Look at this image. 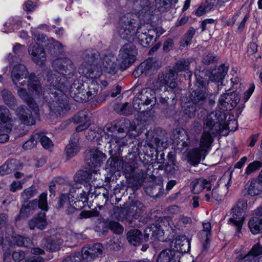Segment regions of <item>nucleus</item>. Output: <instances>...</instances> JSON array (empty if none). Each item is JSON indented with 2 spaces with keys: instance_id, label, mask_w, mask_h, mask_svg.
I'll return each instance as SVG.
<instances>
[{
  "instance_id": "1",
  "label": "nucleus",
  "mask_w": 262,
  "mask_h": 262,
  "mask_svg": "<svg viewBox=\"0 0 262 262\" xmlns=\"http://www.w3.org/2000/svg\"><path fill=\"white\" fill-rule=\"evenodd\" d=\"M52 67L56 73L52 74L50 69H47L43 74L50 82L47 91L52 95L50 96L52 100L49 102L50 107L53 111L60 112L68 107L67 98L64 94L67 83L66 75L74 69V66L70 59L60 57L53 61Z\"/></svg>"
},
{
  "instance_id": "2",
  "label": "nucleus",
  "mask_w": 262,
  "mask_h": 262,
  "mask_svg": "<svg viewBox=\"0 0 262 262\" xmlns=\"http://www.w3.org/2000/svg\"><path fill=\"white\" fill-rule=\"evenodd\" d=\"M217 115V113L212 112L206 116L204 121V131L200 139L199 148L205 152L213 140L211 134L225 136L228 134V131L234 132L237 128V123L236 120L221 122L218 120Z\"/></svg>"
},
{
  "instance_id": "3",
  "label": "nucleus",
  "mask_w": 262,
  "mask_h": 262,
  "mask_svg": "<svg viewBox=\"0 0 262 262\" xmlns=\"http://www.w3.org/2000/svg\"><path fill=\"white\" fill-rule=\"evenodd\" d=\"M136 129L135 124L128 120H124V124L119 128L116 126H106L104 132L105 138L108 140L110 154L113 151L119 153L127 144L128 139L135 138L136 134L133 132Z\"/></svg>"
},
{
  "instance_id": "4",
  "label": "nucleus",
  "mask_w": 262,
  "mask_h": 262,
  "mask_svg": "<svg viewBox=\"0 0 262 262\" xmlns=\"http://www.w3.org/2000/svg\"><path fill=\"white\" fill-rule=\"evenodd\" d=\"M98 53L95 50H87L83 55L84 62L79 68V73L89 79H98L102 75L103 68Z\"/></svg>"
},
{
  "instance_id": "5",
  "label": "nucleus",
  "mask_w": 262,
  "mask_h": 262,
  "mask_svg": "<svg viewBox=\"0 0 262 262\" xmlns=\"http://www.w3.org/2000/svg\"><path fill=\"white\" fill-rule=\"evenodd\" d=\"M28 88L31 93L29 94L26 91V90L23 88H20L17 90L18 96L23 100H24L29 106V107L37 114L38 112V107L36 103L33 100L31 95L39 96L42 94V90L40 87V82L38 80L36 77L34 75L31 74L29 77V80L27 81Z\"/></svg>"
},
{
  "instance_id": "6",
  "label": "nucleus",
  "mask_w": 262,
  "mask_h": 262,
  "mask_svg": "<svg viewBox=\"0 0 262 262\" xmlns=\"http://www.w3.org/2000/svg\"><path fill=\"white\" fill-rule=\"evenodd\" d=\"M200 84L198 88L191 93L190 100L186 103V105L185 106V113L190 118L195 115L196 105L202 104L208 96L207 89L203 81H201Z\"/></svg>"
},
{
  "instance_id": "7",
  "label": "nucleus",
  "mask_w": 262,
  "mask_h": 262,
  "mask_svg": "<svg viewBox=\"0 0 262 262\" xmlns=\"http://www.w3.org/2000/svg\"><path fill=\"white\" fill-rule=\"evenodd\" d=\"M138 22L133 18L130 15H124L120 19L118 34L123 39H133L138 30Z\"/></svg>"
},
{
  "instance_id": "8",
  "label": "nucleus",
  "mask_w": 262,
  "mask_h": 262,
  "mask_svg": "<svg viewBox=\"0 0 262 262\" xmlns=\"http://www.w3.org/2000/svg\"><path fill=\"white\" fill-rule=\"evenodd\" d=\"M247 208L246 200H239L237 204L231 209L229 223L236 227L235 236L240 237L241 234L240 231L242 229L245 220V210Z\"/></svg>"
},
{
  "instance_id": "9",
  "label": "nucleus",
  "mask_w": 262,
  "mask_h": 262,
  "mask_svg": "<svg viewBox=\"0 0 262 262\" xmlns=\"http://www.w3.org/2000/svg\"><path fill=\"white\" fill-rule=\"evenodd\" d=\"M137 54L136 47L129 43L125 44L120 50L117 58L120 68L124 70L129 67L135 60Z\"/></svg>"
},
{
  "instance_id": "10",
  "label": "nucleus",
  "mask_w": 262,
  "mask_h": 262,
  "mask_svg": "<svg viewBox=\"0 0 262 262\" xmlns=\"http://www.w3.org/2000/svg\"><path fill=\"white\" fill-rule=\"evenodd\" d=\"M35 38L38 41L42 42L43 39H45V36L39 35L38 36H35ZM40 43V42H36L34 40V42H32L28 48V52L32 60L39 66L43 64L46 59L45 53L42 47L43 45H41Z\"/></svg>"
},
{
  "instance_id": "11",
  "label": "nucleus",
  "mask_w": 262,
  "mask_h": 262,
  "mask_svg": "<svg viewBox=\"0 0 262 262\" xmlns=\"http://www.w3.org/2000/svg\"><path fill=\"white\" fill-rule=\"evenodd\" d=\"M102 252V246L100 244H95L91 247H84L81 252H77L80 261L81 260L86 262L92 261Z\"/></svg>"
},
{
  "instance_id": "12",
  "label": "nucleus",
  "mask_w": 262,
  "mask_h": 262,
  "mask_svg": "<svg viewBox=\"0 0 262 262\" xmlns=\"http://www.w3.org/2000/svg\"><path fill=\"white\" fill-rule=\"evenodd\" d=\"M15 121L9 110L5 106H0V132L10 133Z\"/></svg>"
},
{
  "instance_id": "13",
  "label": "nucleus",
  "mask_w": 262,
  "mask_h": 262,
  "mask_svg": "<svg viewBox=\"0 0 262 262\" xmlns=\"http://www.w3.org/2000/svg\"><path fill=\"white\" fill-rule=\"evenodd\" d=\"M177 74L173 70L165 75H161L158 80L157 84L161 90L168 91V88L172 89L177 86L176 80L177 78Z\"/></svg>"
},
{
  "instance_id": "14",
  "label": "nucleus",
  "mask_w": 262,
  "mask_h": 262,
  "mask_svg": "<svg viewBox=\"0 0 262 262\" xmlns=\"http://www.w3.org/2000/svg\"><path fill=\"white\" fill-rule=\"evenodd\" d=\"M160 67L159 63L153 58H148L143 62L134 72L135 76L145 73L150 75L155 73Z\"/></svg>"
},
{
  "instance_id": "15",
  "label": "nucleus",
  "mask_w": 262,
  "mask_h": 262,
  "mask_svg": "<svg viewBox=\"0 0 262 262\" xmlns=\"http://www.w3.org/2000/svg\"><path fill=\"white\" fill-rule=\"evenodd\" d=\"M239 101L236 93L225 94L221 96L219 100V106L223 111L231 110L236 106Z\"/></svg>"
},
{
  "instance_id": "16",
  "label": "nucleus",
  "mask_w": 262,
  "mask_h": 262,
  "mask_svg": "<svg viewBox=\"0 0 262 262\" xmlns=\"http://www.w3.org/2000/svg\"><path fill=\"white\" fill-rule=\"evenodd\" d=\"M28 71L26 67L22 64L16 65L12 71V78L14 83L17 86L25 85L28 75Z\"/></svg>"
},
{
  "instance_id": "17",
  "label": "nucleus",
  "mask_w": 262,
  "mask_h": 262,
  "mask_svg": "<svg viewBox=\"0 0 262 262\" xmlns=\"http://www.w3.org/2000/svg\"><path fill=\"white\" fill-rule=\"evenodd\" d=\"M15 113L20 123L27 125H33L35 121L32 112L27 107L20 106L15 111Z\"/></svg>"
},
{
  "instance_id": "18",
  "label": "nucleus",
  "mask_w": 262,
  "mask_h": 262,
  "mask_svg": "<svg viewBox=\"0 0 262 262\" xmlns=\"http://www.w3.org/2000/svg\"><path fill=\"white\" fill-rule=\"evenodd\" d=\"M90 161L87 162L91 168H97L100 166L101 164L105 160L106 156L101 151L93 149L90 151Z\"/></svg>"
},
{
  "instance_id": "19",
  "label": "nucleus",
  "mask_w": 262,
  "mask_h": 262,
  "mask_svg": "<svg viewBox=\"0 0 262 262\" xmlns=\"http://www.w3.org/2000/svg\"><path fill=\"white\" fill-rule=\"evenodd\" d=\"M144 27H141L140 31H137L136 35L138 42L144 47H147L152 43L154 36L151 30H148V32L143 29Z\"/></svg>"
},
{
  "instance_id": "20",
  "label": "nucleus",
  "mask_w": 262,
  "mask_h": 262,
  "mask_svg": "<svg viewBox=\"0 0 262 262\" xmlns=\"http://www.w3.org/2000/svg\"><path fill=\"white\" fill-rule=\"evenodd\" d=\"M262 247L259 244L254 245L244 257V262H262Z\"/></svg>"
},
{
  "instance_id": "21",
  "label": "nucleus",
  "mask_w": 262,
  "mask_h": 262,
  "mask_svg": "<svg viewBox=\"0 0 262 262\" xmlns=\"http://www.w3.org/2000/svg\"><path fill=\"white\" fill-rule=\"evenodd\" d=\"M262 192V171L260 172L258 179L251 181L248 189L249 195L254 196Z\"/></svg>"
},
{
  "instance_id": "22",
  "label": "nucleus",
  "mask_w": 262,
  "mask_h": 262,
  "mask_svg": "<svg viewBox=\"0 0 262 262\" xmlns=\"http://www.w3.org/2000/svg\"><path fill=\"white\" fill-rule=\"evenodd\" d=\"M80 148L79 138L77 136L73 137L70 141L69 144L67 146L66 149V154L68 158H71L75 156Z\"/></svg>"
},
{
  "instance_id": "23",
  "label": "nucleus",
  "mask_w": 262,
  "mask_h": 262,
  "mask_svg": "<svg viewBox=\"0 0 262 262\" xmlns=\"http://www.w3.org/2000/svg\"><path fill=\"white\" fill-rule=\"evenodd\" d=\"M70 194H62L59 201V207H66L68 208L67 212L68 214H72L77 212V210L73 206L74 200L73 196L71 197Z\"/></svg>"
},
{
  "instance_id": "24",
  "label": "nucleus",
  "mask_w": 262,
  "mask_h": 262,
  "mask_svg": "<svg viewBox=\"0 0 262 262\" xmlns=\"http://www.w3.org/2000/svg\"><path fill=\"white\" fill-rule=\"evenodd\" d=\"M173 143L178 146L186 147L188 146V137L186 132L183 129H176L173 132Z\"/></svg>"
},
{
  "instance_id": "25",
  "label": "nucleus",
  "mask_w": 262,
  "mask_h": 262,
  "mask_svg": "<svg viewBox=\"0 0 262 262\" xmlns=\"http://www.w3.org/2000/svg\"><path fill=\"white\" fill-rule=\"evenodd\" d=\"M47 225V222L45 218V212L40 213L37 216L34 217L29 223V226L31 229L35 227L39 229H43Z\"/></svg>"
},
{
  "instance_id": "26",
  "label": "nucleus",
  "mask_w": 262,
  "mask_h": 262,
  "mask_svg": "<svg viewBox=\"0 0 262 262\" xmlns=\"http://www.w3.org/2000/svg\"><path fill=\"white\" fill-rule=\"evenodd\" d=\"M74 122L80 125L76 127L77 132H81L87 128L90 125V121L84 112H80L73 118Z\"/></svg>"
},
{
  "instance_id": "27",
  "label": "nucleus",
  "mask_w": 262,
  "mask_h": 262,
  "mask_svg": "<svg viewBox=\"0 0 262 262\" xmlns=\"http://www.w3.org/2000/svg\"><path fill=\"white\" fill-rule=\"evenodd\" d=\"M206 153V152L199 147L193 149L188 154V161L191 164L196 165L200 163L202 157L205 158Z\"/></svg>"
},
{
  "instance_id": "28",
  "label": "nucleus",
  "mask_w": 262,
  "mask_h": 262,
  "mask_svg": "<svg viewBox=\"0 0 262 262\" xmlns=\"http://www.w3.org/2000/svg\"><path fill=\"white\" fill-rule=\"evenodd\" d=\"M192 185L194 193H199L205 188L208 191L210 190L211 188L210 182L203 178L195 180L192 182Z\"/></svg>"
},
{
  "instance_id": "29",
  "label": "nucleus",
  "mask_w": 262,
  "mask_h": 262,
  "mask_svg": "<svg viewBox=\"0 0 262 262\" xmlns=\"http://www.w3.org/2000/svg\"><path fill=\"white\" fill-rule=\"evenodd\" d=\"M115 60L114 57L105 56L101 58V64L102 66L104 71L111 74H115L117 71V64L113 60Z\"/></svg>"
},
{
  "instance_id": "30",
  "label": "nucleus",
  "mask_w": 262,
  "mask_h": 262,
  "mask_svg": "<svg viewBox=\"0 0 262 262\" xmlns=\"http://www.w3.org/2000/svg\"><path fill=\"white\" fill-rule=\"evenodd\" d=\"M19 162L16 160H12L6 163L0 167V175L4 176L14 172L19 169Z\"/></svg>"
},
{
  "instance_id": "31",
  "label": "nucleus",
  "mask_w": 262,
  "mask_h": 262,
  "mask_svg": "<svg viewBox=\"0 0 262 262\" xmlns=\"http://www.w3.org/2000/svg\"><path fill=\"white\" fill-rule=\"evenodd\" d=\"M137 94L141 100V103L144 105L149 104L155 99V92L149 89L143 90Z\"/></svg>"
},
{
  "instance_id": "32",
  "label": "nucleus",
  "mask_w": 262,
  "mask_h": 262,
  "mask_svg": "<svg viewBox=\"0 0 262 262\" xmlns=\"http://www.w3.org/2000/svg\"><path fill=\"white\" fill-rule=\"evenodd\" d=\"M228 67L222 64L219 67L217 71H215L209 76V79L212 81L221 82L227 73Z\"/></svg>"
},
{
  "instance_id": "33",
  "label": "nucleus",
  "mask_w": 262,
  "mask_h": 262,
  "mask_svg": "<svg viewBox=\"0 0 262 262\" xmlns=\"http://www.w3.org/2000/svg\"><path fill=\"white\" fill-rule=\"evenodd\" d=\"M176 248L181 252H186L190 248L189 242L185 236H178L175 239Z\"/></svg>"
},
{
  "instance_id": "34",
  "label": "nucleus",
  "mask_w": 262,
  "mask_h": 262,
  "mask_svg": "<svg viewBox=\"0 0 262 262\" xmlns=\"http://www.w3.org/2000/svg\"><path fill=\"white\" fill-rule=\"evenodd\" d=\"M157 262H176L174 252L170 249L162 251L158 255Z\"/></svg>"
},
{
  "instance_id": "35",
  "label": "nucleus",
  "mask_w": 262,
  "mask_h": 262,
  "mask_svg": "<svg viewBox=\"0 0 262 262\" xmlns=\"http://www.w3.org/2000/svg\"><path fill=\"white\" fill-rule=\"evenodd\" d=\"M189 64L190 63L188 60L181 59L177 62L172 70L177 74L178 72H185L186 73L187 76L190 77L191 73L189 70Z\"/></svg>"
},
{
  "instance_id": "36",
  "label": "nucleus",
  "mask_w": 262,
  "mask_h": 262,
  "mask_svg": "<svg viewBox=\"0 0 262 262\" xmlns=\"http://www.w3.org/2000/svg\"><path fill=\"white\" fill-rule=\"evenodd\" d=\"M10 242L12 243V244L25 247H29L32 244L31 240L29 238L19 235H12Z\"/></svg>"
},
{
  "instance_id": "37",
  "label": "nucleus",
  "mask_w": 262,
  "mask_h": 262,
  "mask_svg": "<svg viewBox=\"0 0 262 262\" xmlns=\"http://www.w3.org/2000/svg\"><path fill=\"white\" fill-rule=\"evenodd\" d=\"M37 205L36 200L29 202L26 206L23 205L20 210V215L17 216V219H19L20 217H27L28 214L31 213L33 210L37 209Z\"/></svg>"
},
{
  "instance_id": "38",
  "label": "nucleus",
  "mask_w": 262,
  "mask_h": 262,
  "mask_svg": "<svg viewBox=\"0 0 262 262\" xmlns=\"http://www.w3.org/2000/svg\"><path fill=\"white\" fill-rule=\"evenodd\" d=\"M128 242L135 246L139 244L142 241L141 232L137 229L130 230L127 234Z\"/></svg>"
},
{
  "instance_id": "39",
  "label": "nucleus",
  "mask_w": 262,
  "mask_h": 262,
  "mask_svg": "<svg viewBox=\"0 0 262 262\" xmlns=\"http://www.w3.org/2000/svg\"><path fill=\"white\" fill-rule=\"evenodd\" d=\"M249 227L254 234L262 231V220L258 217H253L248 223Z\"/></svg>"
},
{
  "instance_id": "40",
  "label": "nucleus",
  "mask_w": 262,
  "mask_h": 262,
  "mask_svg": "<svg viewBox=\"0 0 262 262\" xmlns=\"http://www.w3.org/2000/svg\"><path fill=\"white\" fill-rule=\"evenodd\" d=\"M62 243V240L53 241V239L46 238L42 240V245L50 251H53L58 250Z\"/></svg>"
},
{
  "instance_id": "41",
  "label": "nucleus",
  "mask_w": 262,
  "mask_h": 262,
  "mask_svg": "<svg viewBox=\"0 0 262 262\" xmlns=\"http://www.w3.org/2000/svg\"><path fill=\"white\" fill-rule=\"evenodd\" d=\"M261 167V163L258 161H254L248 164L245 169V174L250 176L258 171Z\"/></svg>"
},
{
  "instance_id": "42",
  "label": "nucleus",
  "mask_w": 262,
  "mask_h": 262,
  "mask_svg": "<svg viewBox=\"0 0 262 262\" xmlns=\"http://www.w3.org/2000/svg\"><path fill=\"white\" fill-rule=\"evenodd\" d=\"M2 95L5 103L7 105L12 107L16 105V100L10 91L4 90L2 91Z\"/></svg>"
},
{
  "instance_id": "43",
  "label": "nucleus",
  "mask_w": 262,
  "mask_h": 262,
  "mask_svg": "<svg viewBox=\"0 0 262 262\" xmlns=\"http://www.w3.org/2000/svg\"><path fill=\"white\" fill-rule=\"evenodd\" d=\"M37 135L39 137H37V140H39L42 146L46 149H49L52 147L53 143L51 140L47 137L43 133L37 132Z\"/></svg>"
},
{
  "instance_id": "44",
  "label": "nucleus",
  "mask_w": 262,
  "mask_h": 262,
  "mask_svg": "<svg viewBox=\"0 0 262 262\" xmlns=\"http://www.w3.org/2000/svg\"><path fill=\"white\" fill-rule=\"evenodd\" d=\"M115 109L117 113L121 115H129L132 113V110L127 102L118 105Z\"/></svg>"
},
{
  "instance_id": "45",
  "label": "nucleus",
  "mask_w": 262,
  "mask_h": 262,
  "mask_svg": "<svg viewBox=\"0 0 262 262\" xmlns=\"http://www.w3.org/2000/svg\"><path fill=\"white\" fill-rule=\"evenodd\" d=\"M36 194V189L32 187H30L25 189L21 192V200L24 202L27 201L29 199L34 196Z\"/></svg>"
},
{
  "instance_id": "46",
  "label": "nucleus",
  "mask_w": 262,
  "mask_h": 262,
  "mask_svg": "<svg viewBox=\"0 0 262 262\" xmlns=\"http://www.w3.org/2000/svg\"><path fill=\"white\" fill-rule=\"evenodd\" d=\"M38 137H39V135H37V132H34L30 139L23 145V148L26 149H31L35 147L37 142Z\"/></svg>"
},
{
  "instance_id": "47",
  "label": "nucleus",
  "mask_w": 262,
  "mask_h": 262,
  "mask_svg": "<svg viewBox=\"0 0 262 262\" xmlns=\"http://www.w3.org/2000/svg\"><path fill=\"white\" fill-rule=\"evenodd\" d=\"M191 222L192 220L190 217L185 216L184 215H181L179 217L176 225L179 228L183 227L191 224Z\"/></svg>"
},
{
  "instance_id": "48",
  "label": "nucleus",
  "mask_w": 262,
  "mask_h": 262,
  "mask_svg": "<svg viewBox=\"0 0 262 262\" xmlns=\"http://www.w3.org/2000/svg\"><path fill=\"white\" fill-rule=\"evenodd\" d=\"M154 230L152 233L154 234V238H156L159 241L164 240V232L161 228L160 226L158 224L153 225Z\"/></svg>"
},
{
  "instance_id": "49",
  "label": "nucleus",
  "mask_w": 262,
  "mask_h": 262,
  "mask_svg": "<svg viewBox=\"0 0 262 262\" xmlns=\"http://www.w3.org/2000/svg\"><path fill=\"white\" fill-rule=\"evenodd\" d=\"M47 194L42 193L40 195L39 200L37 201V208H40L43 210L48 209V204L47 202Z\"/></svg>"
},
{
  "instance_id": "50",
  "label": "nucleus",
  "mask_w": 262,
  "mask_h": 262,
  "mask_svg": "<svg viewBox=\"0 0 262 262\" xmlns=\"http://www.w3.org/2000/svg\"><path fill=\"white\" fill-rule=\"evenodd\" d=\"M195 33V30L193 28H190L189 29V30L187 31V33H186L184 38V42L183 46L184 47L188 46L190 43V41L193 38V36L194 35Z\"/></svg>"
},
{
  "instance_id": "51",
  "label": "nucleus",
  "mask_w": 262,
  "mask_h": 262,
  "mask_svg": "<svg viewBox=\"0 0 262 262\" xmlns=\"http://www.w3.org/2000/svg\"><path fill=\"white\" fill-rule=\"evenodd\" d=\"M51 46L53 48L54 53L56 54H60L63 52V46L58 41L52 39L50 42Z\"/></svg>"
},
{
  "instance_id": "52",
  "label": "nucleus",
  "mask_w": 262,
  "mask_h": 262,
  "mask_svg": "<svg viewBox=\"0 0 262 262\" xmlns=\"http://www.w3.org/2000/svg\"><path fill=\"white\" fill-rule=\"evenodd\" d=\"M108 226L112 231L117 234L121 233L123 231L122 226L116 222H110Z\"/></svg>"
},
{
  "instance_id": "53",
  "label": "nucleus",
  "mask_w": 262,
  "mask_h": 262,
  "mask_svg": "<svg viewBox=\"0 0 262 262\" xmlns=\"http://www.w3.org/2000/svg\"><path fill=\"white\" fill-rule=\"evenodd\" d=\"M25 257V253L21 250L14 251L12 254V257L16 262L20 261Z\"/></svg>"
},
{
  "instance_id": "54",
  "label": "nucleus",
  "mask_w": 262,
  "mask_h": 262,
  "mask_svg": "<svg viewBox=\"0 0 262 262\" xmlns=\"http://www.w3.org/2000/svg\"><path fill=\"white\" fill-rule=\"evenodd\" d=\"M210 8L209 6L201 5L196 10L195 14L200 16L210 11Z\"/></svg>"
},
{
  "instance_id": "55",
  "label": "nucleus",
  "mask_w": 262,
  "mask_h": 262,
  "mask_svg": "<svg viewBox=\"0 0 262 262\" xmlns=\"http://www.w3.org/2000/svg\"><path fill=\"white\" fill-rule=\"evenodd\" d=\"M23 188V184L20 181H13L10 185V190L12 192H15L20 190Z\"/></svg>"
},
{
  "instance_id": "56",
  "label": "nucleus",
  "mask_w": 262,
  "mask_h": 262,
  "mask_svg": "<svg viewBox=\"0 0 262 262\" xmlns=\"http://www.w3.org/2000/svg\"><path fill=\"white\" fill-rule=\"evenodd\" d=\"M203 232L205 234L206 236V242H207L208 236L210 234L211 231V224L209 222H206L203 223Z\"/></svg>"
},
{
  "instance_id": "57",
  "label": "nucleus",
  "mask_w": 262,
  "mask_h": 262,
  "mask_svg": "<svg viewBox=\"0 0 262 262\" xmlns=\"http://www.w3.org/2000/svg\"><path fill=\"white\" fill-rule=\"evenodd\" d=\"M214 20L213 19H206L203 20L201 24L202 31L210 28L211 25L214 23Z\"/></svg>"
},
{
  "instance_id": "58",
  "label": "nucleus",
  "mask_w": 262,
  "mask_h": 262,
  "mask_svg": "<svg viewBox=\"0 0 262 262\" xmlns=\"http://www.w3.org/2000/svg\"><path fill=\"white\" fill-rule=\"evenodd\" d=\"M257 50V45L254 42H250L248 46L247 49L248 54L249 56L253 55L255 53H256Z\"/></svg>"
},
{
  "instance_id": "59",
  "label": "nucleus",
  "mask_w": 262,
  "mask_h": 262,
  "mask_svg": "<svg viewBox=\"0 0 262 262\" xmlns=\"http://www.w3.org/2000/svg\"><path fill=\"white\" fill-rule=\"evenodd\" d=\"M255 89L254 84H250L249 88L247 91H246L244 94V99L245 101H247L252 94Z\"/></svg>"
},
{
  "instance_id": "60",
  "label": "nucleus",
  "mask_w": 262,
  "mask_h": 262,
  "mask_svg": "<svg viewBox=\"0 0 262 262\" xmlns=\"http://www.w3.org/2000/svg\"><path fill=\"white\" fill-rule=\"evenodd\" d=\"M141 105H144V104L141 103V100L140 98H138V94L136 95V97L133 100V106L135 110L138 111L141 110Z\"/></svg>"
},
{
  "instance_id": "61",
  "label": "nucleus",
  "mask_w": 262,
  "mask_h": 262,
  "mask_svg": "<svg viewBox=\"0 0 262 262\" xmlns=\"http://www.w3.org/2000/svg\"><path fill=\"white\" fill-rule=\"evenodd\" d=\"M143 205L140 202H136L133 205H132L130 209L132 210L135 211V214H138L142 210Z\"/></svg>"
},
{
  "instance_id": "62",
  "label": "nucleus",
  "mask_w": 262,
  "mask_h": 262,
  "mask_svg": "<svg viewBox=\"0 0 262 262\" xmlns=\"http://www.w3.org/2000/svg\"><path fill=\"white\" fill-rule=\"evenodd\" d=\"M215 58L212 54L209 53L204 57L203 62L205 64H209L212 63L215 60Z\"/></svg>"
},
{
  "instance_id": "63",
  "label": "nucleus",
  "mask_w": 262,
  "mask_h": 262,
  "mask_svg": "<svg viewBox=\"0 0 262 262\" xmlns=\"http://www.w3.org/2000/svg\"><path fill=\"white\" fill-rule=\"evenodd\" d=\"M95 215L94 213L92 211H82L80 213L78 217L80 219H86Z\"/></svg>"
},
{
  "instance_id": "64",
  "label": "nucleus",
  "mask_w": 262,
  "mask_h": 262,
  "mask_svg": "<svg viewBox=\"0 0 262 262\" xmlns=\"http://www.w3.org/2000/svg\"><path fill=\"white\" fill-rule=\"evenodd\" d=\"M80 260L79 258L77 256L76 253L72 255L68 256L67 258H66L63 262H80Z\"/></svg>"
}]
</instances>
